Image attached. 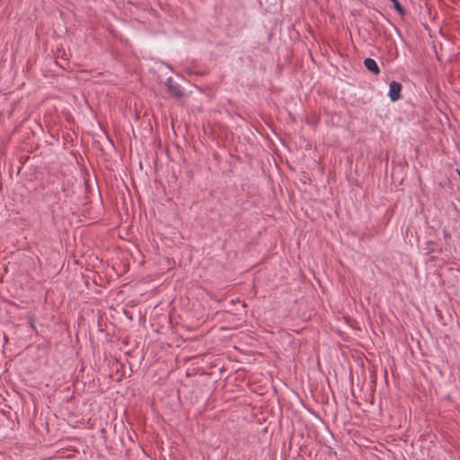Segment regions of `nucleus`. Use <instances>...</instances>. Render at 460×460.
Segmentation results:
<instances>
[{"label":"nucleus","mask_w":460,"mask_h":460,"mask_svg":"<svg viewBox=\"0 0 460 460\" xmlns=\"http://www.w3.org/2000/svg\"><path fill=\"white\" fill-rule=\"evenodd\" d=\"M64 186L60 184H52L49 187L48 190L43 194L44 201L48 204L49 208L54 211L56 207L59 205L61 194L64 191Z\"/></svg>","instance_id":"nucleus-1"},{"label":"nucleus","mask_w":460,"mask_h":460,"mask_svg":"<svg viewBox=\"0 0 460 460\" xmlns=\"http://www.w3.org/2000/svg\"><path fill=\"white\" fill-rule=\"evenodd\" d=\"M165 85L168 89V93L175 97L176 99H181L183 96V92L181 89V86L174 82L172 77H168L165 82Z\"/></svg>","instance_id":"nucleus-2"},{"label":"nucleus","mask_w":460,"mask_h":460,"mask_svg":"<svg viewBox=\"0 0 460 460\" xmlns=\"http://www.w3.org/2000/svg\"><path fill=\"white\" fill-rule=\"evenodd\" d=\"M402 84L396 81H392L389 84L388 95L392 102H396L401 99Z\"/></svg>","instance_id":"nucleus-3"},{"label":"nucleus","mask_w":460,"mask_h":460,"mask_svg":"<svg viewBox=\"0 0 460 460\" xmlns=\"http://www.w3.org/2000/svg\"><path fill=\"white\" fill-rule=\"evenodd\" d=\"M365 67L374 75H377L380 74V69L375 59L367 58L364 60Z\"/></svg>","instance_id":"nucleus-4"},{"label":"nucleus","mask_w":460,"mask_h":460,"mask_svg":"<svg viewBox=\"0 0 460 460\" xmlns=\"http://www.w3.org/2000/svg\"><path fill=\"white\" fill-rule=\"evenodd\" d=\"M425 251H426V254H431L435 252H437V243L436 242H433V241H428L426 243H425ZM438 252H441V249H438Z\"/></svg>","instance_id":"nucleus-5"},{"label":"nucleus","mask_w":460,"mask_h":460,"mask_svg":"<svg viewBox=\"0 0 460 460\" xmlns=\"http://www.w3.org/2000/svg\"><path fill=\"white\" fill-rule=\"evenodd\" d=\"M389 1L393 4L394 8L399 13V14L401 16L405 15L406 11L398 0H389Z\"/></svg>","instance_id":"nucleus-6"},{"label":"nucleus","mask_w":460,"mask_h":460,"mask_svg":"<svg viewBox=\"0 0 460 460\" xmlns=\"http://www.w3.org/2000/svg\"><path fill=\"white\" fill-rule=\"evenodd\" d=\"M29 324L31 327V329L36 330L35 316L34 315L29 316Z\"/></svg>","instance_id":"nucleus-7"},{"label":"nucleus","mask_w":460,"mask_h":460,"mask_svg":"<svg viewBox=\"0 0 460 460\" xmlns=\"http://www.w3.org/2000/svg\"><path fill=\"white\" fill-rule=\"evenodd\" d=\"M443 235L446 240H448L451 238V234L447 229L443 230Z\"/></svg>","instance_id":"nucleus-8"},{"label":"nucleus","mask_w":460,"mask_h":460,"mask_svg":"<svg viewBox=\"0 0 460 460\" xmlns=\"http://www.w3.org/2000/svg\"><path fill=\"white\" fill-rule=\"evenodd\" d=\"M437 258L435 256L430 257V261H435Z\"/></svg>","instance_id":"nucleus-9"},{"label":"nucleus","mask_w":460,"mask_h":460,"mask_svg":"<svg viewBox=\"0 0 460 460\" xmlns=\"http://www.w3.org/2000/svg\"><path fill=\"white\" fill-rule=\"evenodd\" d=\"M456 172H457V173L459 175V181H460V170L457 169Z\"/></svg>","instance_id":"nucleus-10"}]
</instances>
